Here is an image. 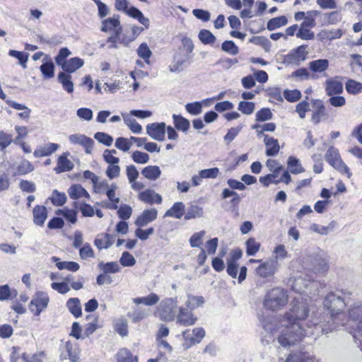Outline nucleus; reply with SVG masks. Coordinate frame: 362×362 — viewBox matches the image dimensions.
<instances>
[{"instance_id": "28", "label": "nucleus", "mask_w": 362, "mask_h": 362, "mask_svg": "<svg viewBox=\"0 0 362 362\" xmlns=\"http://www.w3.org/2000/svg\"><path fill=\"white\" fill-rule=\"evenodd\" d=\"M309 69L315 74L322 73L325 71L329 67V61L327 59H319L313 60L308 64Z\"/></svg>"}, {"instance_id": "11", "label": "nucleus", "mask_w": 362, "mask_h": 362, "mask_svg": "<svg viewBox=\"0 0 362 362\" xmlns=\"http://www.w3.org/2000/svg\"><path fill=\"white\" fill-rule=\"evenodd\" d=\"M312 104L313 110L311 121L315 124H318L322 120H327L329 118V115L322 100L319 99L313 100Z\"/></svg>"}, {"instance_id": "5", "label": "nucleus", "mask_w": 362, "mask_h": 362, "mask_svg": "<svg viewBox=\"0 0 362 362\" xmlns=\"http://www.w3.org/2000/svg\"><path fill=\"white\" fill-rule=\"evenodd\" d=\"M178 310L177 298H165L159 303L155 315L162 321L173 322L176 319Z\"/></svg>"}, {"instance_id": "37", "label": "nucleus", "mask_w": 362, "mask_h": 362, "mask_svg": "<svg viewBox=\"0 0 362 362\" xmlns=\"http://www.w3.org/2000/svg\"><path fill=\"white\" fill-rule=\"evenodd\" d=\"M40 70L45 79L51 78L54 76V64L50 59L43 62L40 66Z\"/></svg>"}, {"instance_id": "6", "label": "nucleus", "mask_w": 362, "mask_h": 362, "mask_svg": "<svg viewBox=\"0 0 362 362\" xmlns=\"http://www.w3.org/2000/svg\"><path fill=\"white\" fill-rule=\"evenodd\" d=\"M348 320L358 322L356 327L350 331L356 344L362 342V303H356L349 310Z\"/></svg>"}, {"instance_id": "26", "label": "nucleus", "mask_w": 362, "mask_h": 362, "mask_svg": "<svg viewBox=\"0 0 362 362\" xmlns=\"http://www.w3.org/2000/svg\"><path fill=\"white\" fill-rule=\"evenodd\" d=\"M119 16L115 14L112 17L107 18L102 21L100 30L104 33L112 31L116 27H119Z\"/></svg>"}, {"instance_id": "18", "label": "nucleus", "mask_w": 362, "mask_h": 362, "mask_svg": "<svg viewBox=\"0 0 362 362\" xmlns=\"http://www.w3.org/2000/svg\"><path fill=\"white\" fill-rule=\"evenodd\" d=\"M325 84L326 93L329 96L339 95L343 92V84L337 78L327 80Z\"/></svg>"}, {"instance_id": "51", "label": "nucleus", "mask_w": 362, "mask_h": 362, "mask_svg": "<svg viewBox=\"0 0 362 362\" xmlns=\"http://www.w3.org/2000/svg\"><path fill=\"white\" fill-rule=\"evenodd\" d=\"M250 42L256 45L262 47L265 52H268L270 51L272 44L269 39H267L266 37L255 36L250 40Z\"/></svg>"}, {"instance_id": "54", "label": "nucleus", "mask_w": 362, "mask_h": 362, "mask_svg": "<svg viewBox=\"0 0 362 362\" xmlns=\"http://www.w3.org/2000/svg\"><path fill=\"white\" fill-rule=\"evenodd\" d=\"M186 111L192 115H199L202 112V103L199 101L188 103L185 105Z\"/></svg>"}, {"instance_id": "23", "label": "nucleus", "mask_w": 362, "mask_h": 362, "mask_svg": "<svg viewBox=\"0 0 362 362\" xmlns=\"http://www.w3.org/2000/svg\"><path fill=\"white\" fill-rule=\"evenodd\" d=\"M33 222L35 224L42 226L47 217V208L44 206L37 205L33 211Z\"/></svg>"}, {"instance_id": "21", "label": "nucleus", "mask_w": 362, "mask_h": 362, "mask_svg": "<svg viewBox=\"0 0 362 362\" xmlns=\"http://www.w3.org/2000/svg\"><path fill=\"white\" fill-rule=\"evenodd\" d=\"M264 141L267 147L266 155L267 156H276L280 149L278 140L273 137L269 136L267 134H264Z\"/></svg>"}, {"instance_id": "49", "label": "nucleus", "mask_w": 362, "mask_h": 362, "mask_svg": "<svg viewBox=\"0 0 362 362\" xmlns=\"http://www.w3.org/2000/svg\"><path fill=\"white\" fill-rule=\"evenodd\" d=\"M313 358L306 352L291 354L285 362H312Z\"/></svg>"}, {"instance_id": "7", "label": "nucleus", "mask_w": 362, "mask_h": 362, "mask_svg": "<svg viewBox=\"0 0 362 362\" xmlns=\"http://www.w3.org/2000/svg\"><path fill=\"white\" fill-rule=\"evenodd\" d=\"M325 158L330 165L339 173H345L348 177H351V173H350L349 168L341 160L337 148L330 146L325 155Z\"/></svg>"}, {"instance_id": "20", "label": "nucleus", "mask_w": 362, "mask_h": 362, "mask_svg": "<svg viewBox=\"0 0 362 362\" xmlns=\"http://www.w3.org/2000/svg\"><path fill=\"white\" fill-rule=\"evenodd\" d=\"M59 148V145L55 143H49L45 146H38L33 152L35 158L49 156Z\"/></svg>"}, {"instance_id": "55", "label": "nucleus", "mask_w": 362, "mask_h": 362, "mask_svg": "<svg viewBox=\"0 0 362 362\" xmlns=\"http://www.w3.org/2000/svg\"><path fill=\"white\" fill-rule=\"evenodd\" d=\"M221 49L230 55H236L239 52L238 47L232 40L224 41L221 45Z\"/></svg>"}, {"instance_id": "2", "label": "nucleus", "mask_w": 362, "mask_h": 362, "mask_svg": "<svg viewBox=\"0 0 362 362\" xmlns=\"http://www.w3.org/2000/svg\"><path fill=\"white\" fill-rule=\"evenodd\" d=\"M341 294L345 296L346 293L341 292ZM347 303L346 297L338 293L330 292L325 297L323 306L328 313H318L322 325H324L323 327L325 328H329L325 331L324 334L332 332L347 324L349 320L344 312Z\"/></svg>"}, {"instance_id": "31", "label": "nucleus", "mask_w": 362, "mask_h": 362, "mask_svg": "<svg viewBox=\"0 0 362 362\" xmlns=\"http://www.w3.org/2000/svg\"><path fill=\"white\" fill-rule=\"evenodd\" d=\"M58 81L62 85L64 90L71 93L74 91V83L71 81V76L65 72H59L57 76Z\"/></svg>"}, {"instance_id": "14", "label": "nucleus", "mask_w": 362, "mask_h": 362, "mask_svg": "<svg viewBox=\"0 0 362 362\" xmlns=\"http://www.w3.org/2000/svg\"><path fill=\"white\" fill-rule=\"evenodd\" d=\"M165 128L164 122L148 124L146 126V134L153 139L161 141L165 139Z\"/></svg>"}, {"instance_id": "39", "label": "nucleus", "mask_w": 362, "mask_h": 362, "mask_svg": "<svg viewBox=\"0 0 362 362\" xmlns=\"http://www.w3.org/2000/svg\"><path fill=\"white\" fill-rule=\"evenodd\" d=\"M320 14V12L316 10L308 11L304 18V21L301 23L302 28H314L316 25L315 18Z\"/></svg>"}, {"instance_id": "56", "label": "nucleus", "mask_w": 362, "mask_h": 362, "mask_svg": "<svg viewBox=\"0 0 362 362\" xmlns=\"http://www.w3.org/2000/svg\"><path fill=\"white\" fill-rule=\"evenodd\" d=\"M137 54L139 57L142 58L147 64L150 63L149 59L152 54V52L147 44L144 42L141 43L137 49Z\"/></svg>"}, {"instance_id": "47", "label": "nucleus", "mask_w": 362, "mask_h": 362, "mask_svg": "<svg viewBox=\"0 0 362 362\" xmlns=\"http://www.w3.org/2000/svg\"><path fill=\"white\" fill-rule=\"evenodd\" d=\"M345 88L346 91L352 95L362 93V83L353 79H349L346 81Z\"/></svg>"}, {"instance_id": "34", "label": "nucleus", "mask_w": 362, "mask_h": 362, "mask_svg": "<svg viewBox=\"0 0 362 362\" xmlns=\"http://www.w3.org/2000/svg\"><path fill=\"white\" fill-rule=\"evenodd\" d=\"M98 267L105 274L118 273L121 270V267L117 262H108L106 263L100 262Z\"/></svg>"}, {"instance_id": "27", "label": "nucleus", "mask_w": 362, "mask_h": 362, "mask_svg": "<svg viewBox=\"0 0 362 362\" xmlns=\"http://www.w3.org/2000/svg\"><path fill=\"white\" fill-rule=\"evenodd\" d=\"M185 207V206L182 202H175L168 210H167L164 216L180 219L184 214Z\"/></svg>"}, {"instance_id": "30", "label": "nucleus", "mask_w": 362, "mask_h": 362, "mask_svg": "<svg viewBox=\"0 0 362 362\" xmlns=\"http://www.w3.org/2000/svg\"><path fill=\"white\" fill-rule=\"evenodd\" d=\"M173 124L175 127L178 130L183 132H187L190 127V122L189 119L182 117L180 115H173Z\"/></svg>"}, {"instance_id": "52", "label": "nucleus", "mask_w": 362, "mask_h": 362, "mask_svg": "<svg viewBox=\"0 0 362 362\" xmlns=\"http://www.w3.org/2000/svg\"><path fill=\"white\" fill-rule=\"evenodd\" d=\"M57 214L62 215L68 221L74 224L77 221V212L73 209H58Z\"/></svg>"}, {"instance_id": "22", "label": "nucleus", "mask_w": 362, "mask_h": 362, "mask_svg": "<svg viewBox=\"0 0 362 362\" xmlns=\"http://www.w3.org/2000/svg\"><path fill=\"white\" fill-rule=\"evenodd\" d=\"M83 64L82 59L76 57L66 60L61 66L65 72L70 74L82 67Z\"/></svg>"}, {"instance_id": "24", "label": "nucleus", "mask_w": 362, "mask_h": 362, "mask_svg": "<svg viewBox=\"0 0 362 362\" xmlns=\"http://www.w3.org/2000/svg\"><path fill=\"white\" fill-rule=\"evenodd\" d=\"M68 194L72 199H78L81 197L90 198V194L87 190L81 185H73L68 189Z\"/></svg>"}, {"instance_id": "13", "label": "nucleus", "mask_w": 362, "mask_h": 362, "mask_svg": "<svg viewBox=\"0 0 362 362\" xmlns=\"http://www.w3.org/2000/svg\"><path fill=\"white\" fill-rule=\"evenodd\" d=\"M69 141L72 144H78L82 146L85 152L88 154H90L93 148L94 141L81 134H74L69 136Z\"/></svg>"}, {"instance_id": "44", "label": "nucleus", "mask_w": 362, "mask_h": 362, "mask_svg": "<svg viewBox=\"0 0 362 362\" xmlns=\"http://www.w3.org/2000/svg\"><path fill=\"white\" fill-rule=\"evenodd\" d=\"M117 362H137V357L134 356L127 349H120L116 355Z\"/></svg>"}, {"instance_id": "62", "label": "nucleus", "mask_w": 362, "mask_h": 362, "mask_svg": "<svg viewBox=\"0 0 362 362\" xmlns=\"http://www.w3.org/2000/svg\"><path fill=\"white\" fill-rule=\"evenodd\" d=\"M284 97L287 101L294 103L300 99L301 93L297 89L285 90L284 92Z\"/></svg>"}, {"instance_id": "25", "label": "nucleus", "mask_w": 362, "mask_h": 362, "mask_svg": "<svg viewBox=\"0 0 362 362\" xmlns=\"http://www.w3.org/2000/svg\"><path fill=\"white\" fill-rule=\"evenodd\" d=\"M259 320L263 329L267 332L269 335H271L269 338L272 339L274 332L276 330V324L274 317L272 316L261 315L259 317Z\"/></svg>"}, {"instance_id": "17", "label": "nucleus", "mask_w": 362, "mask_h": 362, "mask_svg": "<svg viewBox=\"0 0 362 362\" xmlns=\"http://www.w3.org/2000/svg\"><path fill=\"white\" fill-rule=\"evenodd\" d=\"M139 199L141 202L151 205L153 204H160L163 201L161 195L151 189H148L140 192L139 194Z\"/></svg>"}, {"instance_id": "58", "label": "nucleus", "mask_w": 362, "mask_h": 362, "mask_svg": "<svg viewBox=\"0 0 362 362\" xmlns=\"http://www.w3.org/2000/svg\"><path fill=\"white\" fill-rule=\"evenodd\" d=\"M8 55L18 59L19 64L23 67L26 68V62H28L29 54L23 52L11 49L8 52Z\"/></svg>"}, {"instance_id": "50", "label": "nucleus", "mask_w": 362, "mask_h": 362, "mask_svg": "<svg viewBox=\"0 0 362 362\" xmlns=\"http://www.w3.org/2000/svg\"><path fill=\"white\" fill-rule=\"evenodd\" d=\"M334 226L335 223L334 221L331 222L327 226L313 223L310 226V230L320 235H327L333 230Z\"/></svg>"}, {"instance_id": "16", "label": "nucleus", "mask_w": 362, "mask_h": 362, "mask_svg": "<svg viewBox=\"0 0 362 362\" xmlns=\"http://www.w3.org/2000/svg\"><path fill=\"white\" fill-rule=\"evenodd\" d=\"M158 211L154 209L144 210L135 221V224L139 227H144L157 218Z\"/></svg>"}, {"instance_id": "32", "label": "nucleus", "mask_w": 362, "mask_h": 362, "mask_svg": "<svg viewBox=\"0 0 362 362\" xmlns=\"http://www.w3.org/2000/svg\"><path fill=\"white\" fill-rule=\"evenodd\" d=\"M141 174L149 180H156L160 177L161 170L157 165H148L143 168Z\"/></svg>"}, {"instance_id": "57", "label": "nucleus", "mask_w": 362, "mask_h": 362, "mask_svg": "<svg viewBox=\"0 0 362 362\" xmlns=\"http://www.w3.org/2000/svg\"><path fill=\"white\" fill-rule=\"evenodd\" d=\"M115 329L120 336H127L128 334V325L127 320L124 318L118 319L115 322Z\"/></svg>"}, {"instance_id": "41", "label": "nucleus", "mask_w": 362, "mask_h": 362, "mask_svg": "<svg viewBox=\"0 0 362 362\" xmlns=\"http://www.w3.org/2000/svg\"><path fill=\"white\" fill-rule=\"evenodd\" d=\"M205 300L203 296L188 295L187 300L185 302V308L192 310L199 306H202Z\"/></svg>"}, {"instance_id": "36", "label": "nucleus", "mask_w": 362, "mask_h": 362, "mask_svg": "<svg viewBox=\"0 0 362 362\" xmlns=\"http://www.w3.org/2000/svg\"><path fill=\"white\" fill-rule=\"evenodd\" d=\"M274 264L272 262H265L259 265L257 269V274L261 277H268L274 273Z\"/></svg>"}, {"instance_id": "8", "label": "nucleus", "mask_w": 362, "mask_h": 362, "mask_svg": "<svg viewBox=\"0 0 362 362\" xmlns=\"http://www.w3.org/2000/svg\"><path fill=\"white\" fill-rule=\"evenodd\" d=\"M49 302V298L47 293L37 291L33 296L29 304V309L35 316H38L42 310L47 308Z\"/></svg>"}, {"instance_id": "59", "label": "nucleus", "mask_w": 362, "mask_h": 362, "mask_svg": "<svg viewBox=\"0 0 362 362\" xmlns=\"http://www.w3.org/2000/svg\"><path fill=\"white\" fill-rule=\"evenodd\" d=\"M108 233L98 235L94 240L95 245L98 250L107 249L111 247V243L107 242Z\"/></svg>"}, {"instance_id": "1", "label": "nucleus", "mask_w": 362, "mask_h": 362, "mask_svg": "<svg viewBox=\"0 0 362 362\" xmlns=\"http://www.w3.org/2000/svg\"><path fill=\"white\" fill-rule=\"evenodd\" d=\"M291 306L284 315L283 324L277 337L281 346L289 347L306 337H313L316 339L329 329L320 323L318 313L313 312L311 315H309V305L302 297H295Z\"/></svg>"}, {"instance_id": "29", "label": "nucleus", "mask_w": 362, "mask_h": 362, "mask_svg": "<svg viewBox=\"0 0 362 362\" xmlns=\"http://www.w3.org/2000/svg\"><path fill=\"white\" fill-rule=\"evenodd\" d=\"M66 307L69 311L76 317H79L82 314L80 300L78 298H71L66 301Z\"/></svg>"}, {"instance_id": "63", "label": "nucleus", "mask_w": 362, "mask_h": 362, "mask_svg": "<svg viewBox=\"0 0 362 362\" xmlns=\"http://www.w3.org/2000/svg\"><path fill=\"white\" fill-rule=\"evenodd\" d=\"M204 235V230L194 233L189 238L190 246L192 247H200V246L202 245V239Z\"/></svg>"}, {"instance_id": "48", "label": "nucleus", "mask_w": 362, "mask_h": 362, "mask_svg": "<svg viewBox=\"0 0 362 362\" xmlns=\"http://www.w3.org/2000/svg\"><path fill=\"white\" fill-rule=\"evenodd\" d=\"M246 254L248 256H254L260 249V243L254 238H249L246 243Z\"/></svg>"}, {"instance_id": "61", "label": "nucleus", "mask_w": 362, "mask_h": 362, "mask_svg": "<svg viewBox=\"0 0 362 362\" xmlns=\"http://www.w3.org/2000/svg\"><path fill=\"white\" fill-rule=\"evenodd\" d=\"M94 138L100 143L110 146L113 142V138L110 134L105 132H96L94 134Z\"/></svg>"}, {"instance_id": "15", "label": "nucleus", "mask_w": 362, "mask_h": 362, "mask_svg": "<svg viewBox=\"0 0 362 362\" xmlns=\"http://www.w3.org/2000/svg\"><path fill=\"white\" fill-rule=\"evenodd\" d=\"M61 360L68 358L71 362H76L78 358V350L70 341H66L64 344L61 346Z\"/></svg>"}, {"instance_id": "53", "label": "nucleus", "mask_w": 362, "mask_h": 362, "mask_svg": "<svg viewBox=\"0 0 362 362\" xmlns=\"http://www.w3.org/2000/svg\"><path fill=\"white\" fill-rule=\"evenodd\" d=\"M243 128L242 124L235 127H231L223 137L224 141L228 144L232 142Z\"/></svg>"}, {"instance_id": "60", "label": "nucleus", "mask_w": 362, "mask_h": 362, "mask_svg": "<svg viewBox=\"0 0 362 362\" xmlns=\"http://www.w3.org/2000/svg\"><path fill=\"white\" fill-rule=\"evenodd\" d=\"M56 266L59 270L67 269L71 272H76L80 268L77 262L71 261L57 262Z\"/></svg>"}, {"instance_id": "46", "label": "nucleus", "mask_w": 362, "mask_h": 362, "mask_svg": "<svg viewBox=\"0 0 362 362\" xmlns=\"http://www.w3.org/2000/svg\"><path fill=\"white\" fill-rule=\"evenodd\" d=\"M124 124L134 134H139L142 131L141 126L136 121L135 119L131 117L126 114H122Z\"/></svg>"}, {"instance_id": "64", "label": "nucleus", "mask_w": 362, "mask_h": 362, "mask_svg": "<svg viewBox=\"0 0 362 362\" xmlns=\"http://www.w3.org/2000/svg\"><path fill=\"white\" fill-rule=\"evenodd\" d=\"M255 105L252 102L240 101L238 104V110L245 115H250L255 110Z\"/></svg>"}, {"instance_id": "43", "label": "nucleus", "mask_w": 362, "mask_h": 362, "mask_svg": "<svg viewBox=\"0 0 362 362\" xmlns=\"http://www.w3.org/2000/svg\"><path fill=\"white\" fill-rule=\"evenodd\" d=\"M49 199L53 205L61 206L66 203L67 197L64 192H59L57 189H54Z\"/></svg>"}, {"instance_id": "12", "label": "nucleus", "mask_w": 362, "mask_h": 362, "mask_svg": "<svg viewBox=\"0 0 362 362\" xmlns=\"http://www.w3.org/2000/svg\"><path fill=\"white\" fill-rule=\"evenodd\" d=\"M175 320L177 324L185 327H189L196 324L197 317L187 308L180 307L178 314Z\"/></svg>"}, {"instance_id": "35", "label": "nucleus", "mask_w": 362, "mask_h": 362, "mask_svg": "<svg viewBox=\"0 0 362 362\" xmlns=\"http://www.w3.org/2000/svg\"><path fill=\"white\" fill-rule=\"evenodd\" d=\"M287 168L289 172L294 175L305 172V169L300 164V160L293 156L288 157L287 160Z\"/></svg>"}, {"instance_id": "38", "label": "nucleus", "mask_w": 362, "mask_h": 362, "mask_svg": "<svg viewBox=\"0 0 362 362\" xmlns=\"http://www.w3.org/2000/svg\"><path fill=\"white\" fill-rule=\"evenodd\" d=\"M204 215V209L202 207L197 205L192 204L187 209L185 215V220H190L196 218H201Z\"/></svg>"}, {"instance_id": "3", "label": "nucleus", "mask_w": 362, "mask_h": 362, "mask_svg": "<svg viewBox=\"0 0 362 362\" xmlns=\"http://www.w3.org/2000/svg\"><path fill=\"white\" fill-rule=\"evenodd\" d=\"M287 284L293 291L300 294L304 293L309 298L317 294L319 286L318 282L312 280L310 276L307 278V275L303 276V274L291 277Z\"/></svg>"}, {"instance_id": "45", "label": "nucleus", "mask_w": 362, "mask_h": 362, "mask_svg": "<svg viewBox=\"0 0 362 362\" xmlns=\"http://www.w3.org/2000/svg\"><path fill=\"white\" fill-rule=\"evenodd\" d=\"M18 292L16 289H11L8 285L0 286V300L4 301L17 296Z\"/></svg>"}, {"instance_id": "9", "label": "nucleus", "mask_w": 362, "mask_h": 362, "mask_svg": "<svg viewBox=\"0 0 362 362\" xmlns=\"http://www.w3.org/2000/svg\"><path fill=\"white\" fill-rule=\"evenodd\" d=\"M205 335V330L202 327H196L192 330L186 329L182 332V337L185 340L183 346L185 349H189L192 346L200 343Z\"/></svg>"}, {"instance_id": "10", "label": "nucleus", "mask_w": 362, "mask_h": 362, "mask_svg": "<svg viewBox=\"0 0 362 362\" xmlns=\"http://www.w3.org/2000/svg\"><path fill=\"white\" fill-rule=\"evenodd\" d=\"M308 45H300L292 49L284 57V62L288 64H299L300 62H304L307 59L308 52L306 51Z\"/></svg>"}, {"instance_id": "19", "label": "nucleus", "mask_w": 362, "mask_h": 362, "mask_svg": "<svg viewBox=\"0 0 362 362\" xmlns=\"http://www.w3.org/2000/svg\"><path fill=\"white\" fill-rule=\"evenodd\" d=\"M68 155V153H64L58 158L57 165L54 169L56 173L70 171L74 168V164L67 158Z\"/></svg>"}, {"instance_id": "33", "label": "nucleus", "mask_w": 362, "mask_h": 362, "mask_svg": "<svg viewBox=\"0 0 362 362\" xmlns=\"http://www.w3.org/2000/svg\"><path fill=\"white\" fill-rule=\"evenodd\" d=\"M159 300V296L156 293H151L147 296L134 298L133 302L136 305L144 304L148 306H152L158 303Z\"/></svg>"}, {"instance_id": "4", "label": "nucleus", "mask_w": 362, "mask_h": 362, "mask_svg": "<svg viewBox=\"0 0 362 362\" xmlns=\"http://www.w3.org/2000/svg\"><path fill=\"white\" fill-rule=\"evenodd\" d=\"M288 295L283 288H274L266 293L263 300L264 308L272 311L282 309L288 303Z\"/></svg>"}, {"instance_id": "40", "label": "nucleus", "mask_w": 362, "mask_h": 362, "mask_svg": "<svg viewBox=\"0 0 362 362\" xmlns=\"http://www.w3.org/2000/svg\"><path fill=\"white\" fill-rule=\"evenodd\" d=\"M288 23V19L285 16L275 17L270 19L267 22V28L272 31L282 26L286 25Z\"/></svg>"}, {"instance_id": "42", "label": "nucleus", "mask_w": 362, "mask_h": 362, "mask_svg": "<svg viewBox=\"0 0 362 362\" xmlns=\"http://www.w3.org/2000/svg\"><path fill=\"white\" fill-rule=\"evenodd\" d=\"M198 37L204 45H212L216 40L215 35L210 30L206 29L200 30L198 34Z\"/></svg>"}]
</instances>
